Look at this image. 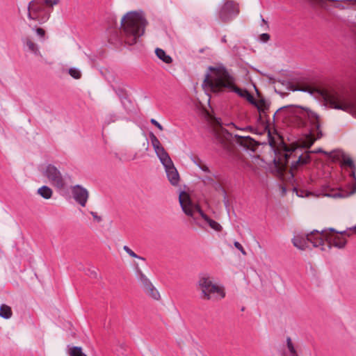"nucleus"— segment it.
Returning <instances> with one entry per match:
<instances>
[{
  "mask_svg": "<svg viewBox=\"0 0 356 356\" xmlns=\"http://www.w3.org/2000/svg\"><path fill=\"white\" fill-rule=\"evenodd\" d=\"M330 158L334 161H340L342 165L348 166L352 169L350 176L353 177V181L348 184L349 191H344L341 189H331L325 192V196L331 197L334 198L337 197H346L356 193V177H355V165L353 159L346 156L341 152H330Z\"/></svg>",
  "mask_w": 356,
  "mask_h": 356,
  "instance_id": "6",
  "label": "nucleus"
},
{
  "mask_svg": "<svg viewBox=\"0 0 356 356\" xmlns=\"http://www.w3.org/2000/svg\"><path fill=\"white\" fill-rule=\"evenodd\" d=\"M42 175L47 178L53 186L62 189L65 186V179L60 171L54 165L48 164L42 170Z\"/></svg>",
  "mask_w": 356,
  "mask_h": 356,
  "instance_id": "11",
  "label": "nucleus"
},
{
  "mask_svg": "<svg viewBox=\"0 0 356 356\" xmlns=\"http://www.w3.org/2000/svg\"><path fill=\"white\" fill-rule=\"evenodd\" d=\"M193 162L199 168H200V166L204 163L200 159L193 160Z\"/></svg>",
  "mask_w": 356,
  "mask_h": 356,
  "instance_id": "40",
  "label": "nucleus"
},
{
  "mask_svg": "<svg viewBox=\"0 0 356 356\" xmlns=\"http://www.w3.org/2000/svg\"><path fill=\"white\" fill-rule=\"evenodd\" d=\"M24 43L26 46L29 51L32 52L36 56H42L38 44L33 42L30 38H26L24 40Z\"/></svg>",
  "mask_w": 356,
  "mask_h": 356,
  "instance_id": "19",
  "label": "nucleus"
},
{
  "mask_svg": "<svg viewBox=\"0 0 356 356\" xmlns=\"http://www.w3.org/2000/svg\"><path fill=\"white\" fill-rule=\"evenodd\" d=\"M123 250L131 257L136 258L138 259L144 260L145 259L142 257L138 256L129 247L124 245Z\"/></svg>",
  "mask_w": 356,
  "mask_h": 356,
  "instance_id": "29",
  "label": "nucleus"
},
{
  "mask_svg": "<svg viewBox=\"0 0 356 356\" xmlns=\"http://www.w3.org/2000/svg\"><path fill=\"white\" fill-rule=\"evenodd\" d=\"M309 153L310 152H307L305 154L298 155V152H296V149L286 150V152L285 154V160L286 165L289 164V159L291 156H293L294 157L297 158V159L292 161L291 163L290 173L291 175V177L294 176V171L296 170L299 166L304 165L311 161Z\"/></svg>",
  "mask_w": 356,
  "mask_h": 356,
  "instance_id": "13",
  "label": "nucleus"
},
{
  "mask_svg": "<svg viewBox=\"0 0 356 356\" xmlns=\"http://www.w3.org/2000/svg\"><path fill=\"white\" fill-rule=\"evenodd\" d=\"M259 39L261 41L266 42L269 40L270 35L268 33H262L260 35Z\"/></svg>",
  "mask_w": 356,
  "mask_h": 356,
  "instance_id": "33",
  "label": "nucleus"
},
{
  "mask_svg": "<svg viewBox=\"0 0 356 356\" xmlns=\"http://www.w3.org/2000/svg\"><path fill=\"white\" fill-rule=\"evenodd\" d=\"M243 130H249V131H250L253 132V128H252V127H250V126L246 127H245V128H244Z\"/></svg>",
  "mask_w": 356,
  "mask_h": 356,
  "instance_id": "42",
  "label": "nucleus"
},
{
  "mask_svg": "<svg viewBox=\"0 0 356 356\" xmlns=\"http://www.w3.org/2000/svg\"><path fill=\"white\" fill-rule=\"evenodd\" d=\"M239 13L238 4L232 0H225L223 5L218 12V16L222 22L232 20Z\"/></svg>",
  "mask_w": 356,
  "mask_h": 356,
  "instance_id": "12",
  "label": "nucleus"
},
{
  "mask_svg": "<svg viewBox=\"0 0 356 356\" xmlns=\"http://www.w3.org/2000/svg\"><path fill=\"white\" fill-rule=\"evenodd\" d=\"M156 56L161 59L163 62L170 64L172 62V58L165 51L160 48H156L155 50Z\"/></svg>",
  "mask_w": 356,
  "mask_h": 356,
  "instance_id": "22",
  "label": "nucleus"
},
{
  "mask_svg": "<svg viewBox=\"0 0 356 356\" xmlns=\"http://www.w3.org/2000/svg\"><path fill=\"white\" fill-rule=\"evenodd\" d=\"M210 73L205 75L203 86L209 88L213 92L230 91L245 98L248 91L241 89L236 86V79L223 66L209 67Z\"/></svg>",
  "mask_w": 356,
  "mask_h": 356,
  "instance_id": "2",
  "label": "nucleus"
},
{
  "mask_svg": "<svg viewBox=\"0 0 356 356\" xmlns=\"http://www.w3.org/2000/svg\"><path fill=\"white\" fill-rule=\"evenodd\" d=\"M179 200L183 211L186 215L191 217L197 225L202 227L198 218L196 216V213H197L211 229L217 232L222 230V226L218 222L212 220L206 215L197 204H194L187 193L181 192L179 194Z\"/></svg>",
  "mask_w": 356,
  "mask_h": 356,
  "instance_id": "5",
  "label": "nucleus"
},
{
  "mask_svg": "<svg viewBox=\"0 0 356 356\" xmlns=\"http://www.w3.org/2000/svg\"><path fill=\"white\" fill-rule=\"evenodd\" d=\"M167 177L173 186H177L179 182V175L173 163L165 167Z\"/></svg>",
  "mask_w": 356,
  "mask_h": 356,
  "instance_id": "15",
  "label": "nucleus"
},
{
  "mask_svg": "<svg viewBox=\"0 0 356 356\" xmlns=\"http://www.w3.org/2000/svg\"><path fill=\"white\" fill-rule=\"evenodd\" d=\"M284 114V118H293L299 127H305L309 133L303 141L305 147H310L314 143L323 136L321 130V120L316 113L297 106H286L279 108L273 115Z\"/></svg>",
  "mask_w": 356,
  "mask_h": 356,
  "instance_id": "1",
  "label": "nucleus"
},
{
  "mask_svg": "<svg viewBox=\"0 0 356 356\" xmlns=\"http://www.w3.org/2000/svg\"><path fill=\"white\" fill-rule=\"evenodd\" d=\"M347 231H354L355 233H356V225L355 226H353L352 227H350L347 229Z\"/></svg>",
  "mask_w": 356,
  "mask_h": 356,
  "instance_id": "41",
  "label": "nucleus"
},
{
  "mask_svg": "<svg viewBox=\"0 0 356 356\" xmlns=\"http://www.w3.org/2000/svg\"><path fill=\"white\" fill-rule=\"evenodd\" d=\"M155 152L159 158L161 163L163 165L164 168L172 163V159L164 148H162L159 149V151H156Z\"/></svg>",
  "mask_w": 356,
  "mask_h": 356,
  "instance_id": "18",
  "label": "nucleus"
},
{
  "mask_svg": "<svg viewBox=\"0 0 356 356\" xmlns=\"http://www.w3.org/2000/svg\"><path fill=\"white\" fill-rule=\"evenodd\" d=\"M69 74L74 79H79L81 77V71L76 67H71L69 69Z\"/></svg>",
  "mask_w": 356,
  "mask_h": 356,
  "instance_id": "27",
  "label": "nucleus"
},
{
  "mask_svg": "<svg viewBox=\"0 0 356 356\" xmlns=\"http://www.w3.org/2000/svg\"><path fill=\"white\" fill-rule=\"evenodd\" d=\"M319 234L322 236V238L324 241L325 250L330 249L332 246L343 248L347 242L343 236H350L351 235L347 230L337 232L332 228L330 229V232L323 230L321 233L319 232Z\"/></svg>",
  "mask_w": 356,
  "mask_h": 356,
  "instance_id": "9",
  "label": "nucleus"
},
{
  "mask_svg": "<svg viewBox=\"0 0 356 356\" xmlns=\"http://www.w3.org/2000/svg\"><path fill=\"white\" fill-rule=\"evenodd\" d=\"M90 214L92 216L94 220H96L97 222H99L102 221V217L98 216L97 213L91 211Z\"/></svg>",
  "mask_w": 356,
  "mask_h": 356,
  "instance_id": "37",
  "label": "nucleus"
},
{
  "mask_svg": "<svg viewBox=\"0 0 356 356\" xmlns=\"http://www.w3.org/2000/svg\"><path fill=\"white\" fill-rule=\"evenodd\" d=\"M147 21L142 12L127 13L121 20V26L125 35V42L129 45L136 43L145 32Z\"/></svg>",
  "mask_w": 356,
  "mask_h": 356,
  "instance_id": "3",
  "label": "nucleus"
},
{
  "mask_svg": "<svg viewBox=\"0 0 356 356\" xmlns=\"http://www.w3.org/2000/svg\"><path fill=\"white\" fill-rule=\"evenodd\" d=\"M149 138L152 145V147L155 152L159 151V149L163 148L159 141V140L157 138V137L153 134H149Z\"/></svg>",
  "mask_w": 356,
  "mask_h": 356,
  "instance_id": "25",
  "label": "nucleus"
},
{
  "mask_svg": "<svg viewBox=\"0 0 356 356\" xmlns=\"http://www.w3.org/2000/svg\"><path fill=\"white\" fill-rule=\"evenodd\" d=\"M150 122L156 126L159 130L162 131L163 129V126L155 119H151Z\"/></svg>",
  "mask_w": 356,
  "mask_h": 356,
  "instance_id": "35",
  "label": "nucleus"
},
{
  "mask_svg": "<svg viewBox=\"0 0 356 356\" xmlns=\"http://www.w3.org/2000/svg\"><path fill=\"white\" fill-rule=\"evenodd\" d=\"M308 243H312L313 246L315 248H320L323 251L325 250L324 241L318 230H314L310 234H307L305 238L300 236H296L293 239L294 246L300 250H305L308 247Z\"/></svg>",
  "mask_w": 356,
  "mask_h": 356,
  "instance_id": "10",
  "label": "nucleus"
},
{
  "mask_svg": "<svg viewBox=\"0 0 356 356\" xmlns=\"http://www.w3.org/2000/svg\"><path fill=\"white\" fill-rule=\"evenodd\" d=\"M144 293L149 298L159 300L161 298L160 293L159 291L155 288V286L152 284V286H148L143 290Z\"/></svg>",
  "mask_w": 356,
  "mask_h": 356,
  "instance_id": "21",
  "label": "nucleus"
},
{
  "mask_svg": "<svg viewBox=\"0 0 356 356\" xmlns=\"http://www.w3.org/2000/svg\"><path fill=\"white\" fill-rule=\"evenodd\" d=\"M60 0H32L28 6V17L40 24L46 22L50 17L54 6Z\"/></svg>",
  "mask_w": 356,
  "mask_h": 356,
  "instance_id": "7",
  "label": "nucleus"
},
{
  "mask_svg": "<svg viewBox=\"0 0 356 356\" xmlns=\"http://www.w3.org/2000/svg\"><path fill=\"white\" fill-rule=\"evenodd\" d=\"M234 245L235 248H237L243 254V255L245 256L247 254L246 251L245 250V249L243 248V247L239 242L235 241L234 243Z\"/></svg>",
  "mask_w": 356,
  "mask_h": 356,
  "instance_id": "31",
  "label": "nucleus"
},
{
  "mask_svg": "<svg viewBox=\"0 0 356 356\" xmlns=\"http://www.w3.org/2000/svg\"><path fill=\"white\" fill-rule=\"evenodd\" d=\"M137 278L143 290L148 286H152V282L140 269H137Z\"/></svg>",
  "mask_w": 356,
  "mask_h": 356,
  "instance_id": "17",
  "label": "nucleus"
},
{
  "mask_svg": "<svg viewBox=\"0 0 356 356\" xmlns=\"http://www.w3.org/2000/svg\"><path fill=\"white\" fill-rule=\"evenodd\" d=\"M38 193L44 199H50L52 196V190L47 186H43L38 188Z\"/></svg>",
  "mask_w": 356,
  "mask_h": 356,
  "instance_id": "23",
  "label": "nucleus"
},
{
  "mask_svg": "<svg viewBox=\"0 0 356 356\" xmlns=\"http://www.w3.org/2000/svg\"><path fill=\"white\" fill-rule=\"evenodd\" d=\"M197 289L200 293V298L204 300L218 301L225 296L222 286L213 283L210 276L204 274L200 276Z\"/></svg>",
  "mask_w": 356,
  "mask_h": 356,
  "instance_id": "8",
  "label": "nucleus"
},
{
  "mask_svg": "<svg viewBox=\"0 0 356 356\" xmlns=\"http://www.w3.org/2000/svg\"><path fill=\"white\" fill-rule=\"evenodd\" d=\"M323 95L325 99L335 109L356 111V88L351 91L332 90L326 91Z\"/></svg>",
  "mask_w": 356,
  "mask_h": 356,
  "instance_id": "4",
  "label": "nucleus"
},
{
  "mask_svg": "<svg viewBox=\"0 0 356 356\" xmlns=\"http://www.w3.org/2000/svg\"><path fill=\"white\" fill-rule=\"evenodd\" d=\"M222 42H227L226 36H223V37H222Z\"/></svg>",
  "mask_w": 356,
  "mask_h": 356,
  "instance_id": "43",
  "label": "nucleus"
},
{
  "mask_svg": "<svg viewBox=\"0 0 356 356\" xmlns=\"http://www.w3.org/2000/svg\"><path fill=\"white\" fill-rule=\"evenodd\" d=\"M254 106L257 107L259 113L257 120L259 123L263 124V118L266 115V112L269 108V104L265 99H261L256 102V104Z\"/></svg>",
  "mask_w": 356,
  "mask_h": 356,
  "instance_id": "16",
  "label": "nucleus"
},
{
  "mask_svg": "<svg viewBox=\"0 0 356 356\" xmlns=\"http://www.w3.org/2000/svg\"><path fill=\"white\" fill-rule=\"evenodd\" d=\"M73 197L81 207H85L88 199V191L80 185L72 188Z\"/></svg>",
  "mask_w": 356,
  "mask_h": 356,
  "instance_id": "14",
  "label": "nucleus"
},
{
  "mask_svg": "<svg viewBox=\"0 0 356 356\" xmlns=\"http://www.w3.org/2000/svg\"><path fill=\"white\" fill-rule=\"evenodd\" d=\"M203 182L205 184H212L213 183V178L211 175L207 176L202 179Z\"/></svg>",
  "mask_w": 356,
  "mask_h": 356,
  "instance_id": "36",
  "label": "nucleus"
},
{
  "mask_svg": "<svg viewBox=\"0 0 356 356\" xmlns=\"http://www.w3.org/2000/svg\"><path fill=\"white\" fill-rule=\"evenodd\" d=\"M13 312L10 307L3 304L0 307V316L8 319L12 316Z\"/></svg>",
  "mask_w": 356,
  "mask_h": 356,
  "instance_id": "24",
  "label": "nucleus"
},
{
  "mask_svg": "<svg viewBox=\"0 0 356 356\" xmlns=\"http://www.w3.org/2000/svg\"><path fill=\"white\" fill-rule=\"evenodd\" d=\"M37 35L40 38H44L45 35V31L42 28H37L35 29Z\"/></svg>",
  "mask_w": 356,
  "mask_h": 356,
  "instance_id": "34",
  "label": "nucleus"
},
{
  "mask_svg": "<svg viewBox=\"0 0 356 356\" xmlns=\"http://www.w3.org/2000/svg\"><path fill=\"white\" fill-rule=\"evenodd\" d=\"M313 152L314 153H323L324 154H326V155H329V156L330 157V153H327L325 151H323L321 148H318L316 150H314Z\"/></svg>",
  "mask_w": 356,
  "mask_h": 356,
  "instance_id": "39",
  "label": "nucleus"
},
{
  "mask_svg": "<svg viewBox=\"0 0 356 356\" xmlns=\"http://www.w3.org/2000/svg\"><path fill=\"white\" fill-rule=\"evenodd\" d=\"M291 90L293 91L299 90V91L309 92L310 93H312L311 88L308 86L302 87V88H296V87H295V86L292 85L291 86Z\"/></svg>",
  "mask_w": 356,
  "mask_h": 356,
  "instance_id": "30",
  "label": "nucleus"
},
{
  "mask_svg": "<svg viewBox=\"0 0 356 356\" xmlns=\"http://www.w3.org/2000/svg\"><path fill=\"white\" fill-rule=\"evenodd\" d=\"M238 138L241 140V143L244 146H251L254 143V140L250 138V136H238Z\"/></svg>",
  "mask_w": 356,
  "mask_h": 356,
  "instance_id": "28",
  "label": "nucleus"
},
{
  "mask_svg": "<svg viewBox=\"0 0 356 356\" xmlns=\"http://www.w3.org/2000/svg\"><path fill=\"white\" fill-rule=\"evenodd\" d=\"M285 356H299L296 345L293 343L290 337H287L286 339V349L284 352Z\"/></svg>",
  "mask_w": 356,
  "mask_h": 356,
  "instance_id": "20",
  "label": "nucleus"
},
{
  "mask_svg": "<svg viewBox=\"0 0 356 356\" xmlns=\"http://www.w3.org/2000/svg\"><path fill=\"white\" fill-rule=\"evenodd\" d=\"M250 104H252V105H255L256 104V100L254 99V98L253 97V96L249 93V92H248V95H246V97H245Z\"/></svg>",
  "mask_w": 356,
  "mask_h": 356,
  "instance_id": "32",
  "label": "nucleus"
},
{
  "mask_svg": "<svg viewBox=\"0 0 356 356\" xmlns=\"http://www.w3.org/2000/svg\"><path fill=\"white\" fill-rule=\"evenodd\" d=\"M68 354L70 356H87L82 351L81 347L79 346H73L70 348L68 350Z\"/></svg>",
  "mask_w": 356,
  "mask_h": 356,
  "instance_id": "26",
  "label": "nucleus"
},
{
  "mask_svg": "<svg viewBox=\"0 0 356 356\" xmlns=\"http://www.w3.org/2000/svg\"><path fill=\"white\" fill-rule=\"evenodd\" d=\"M200 168L205 172L210 173V170L205 163H203Z\"/></svg>",
  "mask_w": 356,
  "mask_h": 356,
  "instance_id": "38",
  "label": "nucleus"
}]
</instances>
